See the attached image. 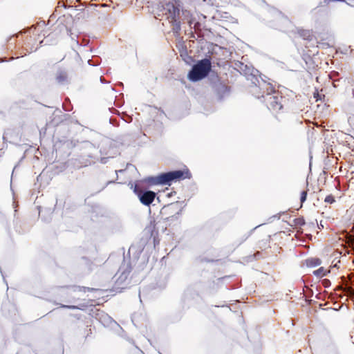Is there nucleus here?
<instances>
[{"label":"nucleus","instance_id":"423d86ee","mask_svg":"<svg viewBox=\"0 0 354 354\" xmlns=\"http://www.w3.org/2000/svg\"><path fill=\"white\" fill-rule=\"evenodd\" d=\"M314 274L317 277H323L326 275V271L324 268H320L318 270L314 271Z\"/></svg>","mask_w":354,"mask_h":354},{"label":"nucleus","instance_id":"f257e3e1","mask_svg":"<svg viewBox=\"0 0 354 354\" xmlns=\"http://www.w3.org/2000/svg\"><path fill=\"white\" fill-rule=\"evenodd\" d=\"M167 3L157 13V19L160 21L167 20L169 22H177L180 14V0H171Z\"/></svg>","mask_w":354,"mask_h":354},{"label":"nucleus","instance_id":"9d476101","mask_svg":"<svg viewBox=\"0 0 354 354\" xmlns=\"http://www.w3.org/2000/svg\"><path fill=\"white\" fill-rule=\"evenodd\" d=\"M64 307L68 308H75V306H64Z\"/></svg>","mask_w":354,"mask_h":354},{"label":"nucleus","instance_id":"39448f33","mask_svg":"<svg viewBox=\"0 0 354 354\" xmlns=\"http://www.w3.org/2000/svg\"><path fill=\"white\" fill-rule=\"evenodd\" d=\"M135 192L140 201L145 205H149L156 197L155 192L152 191H142L135 189Z\"/></svg>","mask_w":354,"mask_h":354},{"label":"nucleus","instance_id":"ddd939ff","mask_svg":"<svg viewBox=\"0 0 354 354\" xmlns=\"http://www.w3.org/2000/svg\"><path fill=\"white\" fill-rule=\"evenodd\" d=\"M348 5L354 6V4H351V3H348Z\"/></svg>","mask_w":354,"mask_h":354},{"label":"nucleus","instance_id":"6e6552de","mask_svg":"<svg viewBox=\"0 0 354 354\" xmlns=\"http://www.w3.org/2000/svg\"><path fill=\"white\" fill-rule=\"evenodd\" d=\"M325 202L328 203H333L334 202L333 196H327L325 198Z\"/></svg>","mask_w":354,"mask_h":354},{"label":"nucleus","instance_id":"20e7f679","mask_svg":"<svg viewBox=\"0 0 354 354\" xmlns=\"http://www.w3.org/2000/svg\"><path fill=\"white\" fill-rule=\"evenodd\" d=\"M281 97L278 95L268 94L266 96V102L268 108L272 111H279L282 108L281 103Z\"/></svg>","mask_w":354,"mask_h":354},{"label":"nucleus","instance_id":"0eeeda50","mask_svg":"<svg viewBox=\"0 0 354 354\" xmlns=\"http://www.w3.org/2000/svg\"><path fill=\"white\" fill-rule=\"evenodd\" d=\"M306 196H307V192L305 191L302 192L301 194V198H300L301 203H304L306 200Z\"/></svg>","mask_w":354,"mask_h":354},{"label":"nucleus","instance_id":"f03ea898","mask_svg":"<svg viewBox=\"0 0 354 354\" xmlns=\"http://www.w3.org/2000/svg\"><path fill=\"white\" fill-rule=\"evenodd\" d=\"M212 64L209 59H203L194 64L188 73V79L192 82H198L205 78L209 73Z\"/></svg>","mask_w":354,"mask_h":354},{"label":"nucleus","instance_id":"7ed1b4c3","mask_svg":"<svg viewBox=\"0 0 354 354\" xmlns=\"http://www.w3.org/2000/svg\"><path fill=\"white\" fill-rule=\"evenodd\" d=\"M190 177L188 170L173 171L163 173L158 176L151 178L150 182L155 185H170L171 182L181 178H189Z\"/></svg>","mask_w":354,"mask_h":354},{"label":"nucleus","instance_id":"9b49d317","mask_svg":"<svg viewBox=\"0 0 354 354\" xmlns=\"http://www.w3.org/2000/svg\"><path fill=\"white\" fill-rule=\"evenodd\" d=\"M199 25H200V24L194 23V28H196V27H197L198 26H199Z\"/></svg>","mask_w":354,"mask_h":354},{"label":"nucleus","instance_id":"f8f14e48","mask_svg":"<svg viewBox=\"0 0 354 354\" xmlns=\"http://www.w3.org/2000/svg\"><path fill=\"white\" fill-rule=\"evenodd\" d=\"M176 24V29H178V28H180V26H179V24Z\"/></svg>","mask_w":354,"mask_h":354},{"label":"nucleus","instance_id":"1a4fd4ad","mask_svg":"<svg viewBox=\"0 0 354 354\" xmlns=\"http://www.w3.org/2000/svg\"><path fill=\"white\" fill-rule=\"evenodd\" d=\"M66 28L68 29V31L69 32H68V34H69L70 35H71V36H72V35H75V33H73V32H71V27H66Z\"/></svg>","mask_w":354,"mask_h":354}]
</instances>
